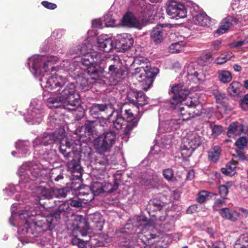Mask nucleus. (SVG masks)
Masks as SVG:
<instances>
[{
  "instance_id": "nucleus-59",
  "label": "nucleus",
  "mask_w": 248,
  "mask_h": 248,
  "mask_svg": "<svg viewBox=\"0 0 248 248\" xmlns=\"http://www.w3.org/2000/svg\"><path fill=\"white\" fill-rule=\"evenodd\" d=\"M71 243L73 245H77L79 247H84V242L77 237L73 238L71 240Z\"/></svg>"
},
{
  "instance_id": "nucleus-57",
  "label": "nucleus",
  "mask_w": 248,
  "mask_h": 248,
  "mask_svg": "<svg viewBox=\"0 0 248 248\" xmlns=\"http://www.w3.org/2000/svg\"><path fill=\"white\" fill-rule=\"evenodd\" d=\"M69 203V205L74 207H81L82 206V203L78 200H73L70 198L68 201H67Z\"/></svg>"
},
{
  "instance_id": "nucleus-25",
  "label": "nucleus",
  "mask_w": 248,
  "mask_h": 248,
  "mask_svg": "<svg viewBox=\"0 0 248 248\" xmlns=\"http://www.w3.org/2000/svg\"><path fill=\"white\" fill-rule=\"evenodd\" d=\"M97 46L103 51L109 52L115 48L112 38L106 34L99 36L97 38Z\"/></svg>"
},
{
  "instance_id": "nucleus-40",
  "label": "nucleus",
  "mask_w": 248,
  "mask_h": 248,
  "mask_svg": "<svg viewBox=\"0 0 248 248\" xmlns=\"http://www.w3.org/2000/svg\"><path fill=\"white\" fill-rule=\"evenodd\" d=\"M36 241L43 248H53L50 235L38 238Z\"/></svg>"
},
{
  "instance_id": "nucleus-55",
  "label": "nucleus",
  "mask_w": 248,
  "mask_h": 248,
  "mask_svg": "<svg viewBox=\"0 0 248 248\" xmlns=\"http://www.w3.org/2000/svg\"><path fill=\"white\" fill-rule=\"evenodd\" d=\"M219 192L220 196L225 198L228 194V189L227 187L224 185H221L218 187Z\"/></svg>"
},
{
  "instance_id": "nucleus-12",
  "label": "nucleus",
  "mask_w": 248,
  "mask_h": 248,
  "mask_svg": "<svg viewBox=\"0 0 248 248\" xmlns=\"http://www.w3.org/2000/svg\"><path fill=\"white\" fill-rule=\"evenodd\" d=\"M43 113L42 101L37 99H32L26 113L24 115L25 121L31 124H39L43 120Z\"/></svg>"
},
{
  "instance_id": "nucleus-14",
  "label": "nucleus",
  "mask_w": 248,
  "mask_h": 248,
  "mask_svg": "<svg viewBox=\"0 0 248 248\" xmlns=\"http://www.w3.org/2000/svg\"><path fill=\"white\" fill-rule=\"evenodd\" d=\"M235 14L236 17L228 16L223 19L220 23V26L215 32V34L217 36H219L228 31L229 28L238 22L243 23V22L248 20V15H245L242 12H237L236 10Z\"/></svg>"
},
{
  "instance_id": "nucleus-11",
  "label": "nucleus",
  "mask_w": 248,
  "mask_h": 248,
  "mask_svg": "<svg viewBox=\"0 0 248 248\" xmlns=\"http://www.w3.org/2000/svg\"><path fill=\"white\" fill-rule=\"evenodd\" d=\"M135 71L137 78L142 86V89L147 90L152 86L159 70L155 67L146 66L145 67H137Z\"/></svg>"
},
{
  "instance_id": "nucleus-45",
  "label": "nucleus",
  "mask_w": 248,
  "mask_h": 248,
  "mask_svg": "<svg viewBox=\"0 0 248 248\" xmlns=\"http://www.w3.org/2000/svg\"><path fill=\"white\" fill-rule=\"evenodd\" d=\"M210 128L212 130V136L214 138L220 135L224 131L223 127L219 125H211Z\"/></svg>"
},
{
  "instance_id": "nucleus-28",
  "label": "nucleus",
  "mask_w": 248,
  "mask_h": 248,
  "mask_svg": "<svg viewBox=\"0 0 248 248\" xmlns=\"http://www.w3.org/2000/svg\"><path fill=\"white\" fill-rule=\"evenodd\" d=\"M15 147L18 150L19 154L27 155L31 152V144L28 140H18L15 143Z\"/></svg>"
},
{
  "instance_id": "nucleus-60",
  "label": "nucleus",
  "mask_w": 248,
  "mask_h": 248,
  "mask_svg": "<svg viewBox=\"0 0 248 248\" xmlns=\"http://www.w3.org/2000/svg\"><path fill=\"white\" fill-rule=\"evenodd\" d=\"M50 40L51 39H48L43 42L40 47V50L42 52H46L49 50V44Z\"/></svg>"
},
{
  "instance_id": "nucleus-39",
  "label": "nucleus",
  "mask_w": 248,
  "mask_h": 248,
  "mask_svg": "<svg viewBox=\"0 0 248 248\" xmlns=\"http://www.w3.org/2000/svg\"><path fill=\"white\" fill-rule=\"evenodd\" d=\"M241 85L237 81H233L228 88V92L232 96L239 95L240 92Z\"/></svg>"
},
{
  "instance_id": "nucleus-3",
  "label": "nucleus",
  "mask_w": 248,
  "mask_h": 248,
  "mask_svg": "<svg viewBox=\"0 0 248 248\" xmlns=\"http://www.w3.org/2000/svg\"><path fill=\"white\" fill-rule=\"evenodd\" d=\"M169 93L170 108L178 113L179 118H174L159 123L158 132L164 133L171 129H177L183 121L199 116L202 112V104L197 98L192 99L187 97L189 91L183 84L179 83L173 86Z\"/></svg>"
},
{
  "instance_id": "nucleus-35",
  "label": "nucleus",
  "mask_w": 248,
  "mask_h": 248,
  "mask_svg": "<svg viewBox=\"0 0 248 248\" xmlns=\"http://www.w3.org/2000/svg\"><path fill=\"white\" fill-rule=\"evenodd\" d=\"M186 76L188 80H192L195 83L200 80L199 78V74L197 71H194L193 64L188 65Z\"/></svg>"
},
{
  "instance_id": "nucleus-38",
  "label": "nucleus",
  "mask_w": 248,
  "mask_h": 248,
  "mask_svg": "<svg viewBox=\"0 0 248 248\" xmlns=\"http://www.w3.org/2000/svg\"><path fill=\"white\" fill-rule=\"evenodd\" d=\"M219 80L223 83L230 82L232 79L231 73L227 70H219L218 72Z\"/></svg>"
},
{
  "instance_id": "nucleus-49",
  "label": "nucleus",
  "mask_w": 248,
  "mask_h": 248,
  "mask_svg": "<svg viewBox=\"0 0 248 248\" xmlns=\"http://www.w3.org/2000/svg\"><path fill=\"white\" fill-rule=\"evenodd\" d=\"M104 20L106 27H113L115 25V20L110 14L105 15Z\"/></svg>"
},
{
  "instance_id": "nucleus-30",
  "label": "nucleus",
  "mask_w": 248,
  "mask_h": 248,
  "mask_svg": "<svg viewBox=\"0 0 248 248\" xmlns=\"http://www.w3.org/2000/svg\"><path fill=\"white\" fill-rule=\"evenodd\" d=\"M96 125L97 123L95 121H87L84 127H81L76 130L77 134H78L80 137L84 136V134L81 132V130H84L85 133L87 134L88 136H90L93 134Z\"/></svg>"
},
{
  "instance_id": "nucleus-46",
  "label": "nucleus",
  "mask_w": 248,
  "mask_h": 248,
  "mask_svg": "<svg viewBox=\"0 0 248 248\" xmlns=\"http://www.w3.org/2000/svg\"><path fill=\"white\" fill-rule=\"evenodd\" d=\"M206 246L207 248H226L224 243L220 241L207 242Z\"/></svg>"
},
{
  "instance_id": "nucleus-2",
  "label": "nucleus",
  "mask_w": 248,
  "mask_h": 248,
  "mask_svg": "<svg viewBox=\"0 0 248 248\" xmlns=\"http://www.w3.org/2000/svg\"><path fill=\"white\" fill-rule=\"evenodd\" d=\"M19 205L14 203L11 206V216L9 222L11 225L18 227V239L22 244L32 243L34 238L46 230H51L55 226L56 219L53 216L43 215L37 207L26 205L17 214Z\"/></svg>"
},
{
  "instance_id": "nucleus-19",
  "label": "nucleus",
  "mask_w": 248,
  "mask_h": 248,
  "mask_svg": "<svg viewBox=\"0 0 248 248\" xmlns=\"http://www.w3.org/2000/svg\"><path fill=\"white\" fill-rule=\"evenodd\" d=\"M142 221L146 223L147 222V218L145 217H138L136 219H130L128 220L127 223L124 226V227L121 229V232L125 233H135L137 232L140 234L139 237H141V234H140V232H138V229L141 230L140 227L142 226Z\"/></svg>"
},
{
  "instance_id": "nucleus-50",
  "label": "nucleus",
  "mask_w": 248,
  "mask_h": 248,
  "mask_svg": "<svg viewBox=\"0 0 248 248\" xmlns=\"http://www.w3.org/2000/svg\"><path fill=\"white\" fill-rule=\"evenodd\" d=\"M71 210L69 206V203L67 201H65L62 204L60 205L57 209V211L59 213L68 212Z\"/></svg>"
},
{
  "instance_id": "nucleus-18",
  "label": "nucleus",
  "mask_w": 248,
  "mask_h": 248,
  "mask_svg": "<svg viewBox=\"0 0 248 248\" xmlns=\"http://www.w3.org/2000/svg\"><path fill=\"white\" fill-rule=\"evenodd\" d=\"M127 97L129 102L136 107L138 112L140 111V108L148 103L147 97L141 91L131 90L128 92Z\"/></svg>"
},
{
  "instance_id": "nucleus-36",
  "label": "nucleus",
  "mask_w": 248,
  "mask_h": 248,
  "mask_svg": "<svg viewBox=\"0 0 248 248\" xmlns=\"http://www.w3.org/2000/svg\"><path fill=\"white\" fill-rule=\"evenodd\" d=\"M71 191V188L68 187H64L61 188H54L53 198L55 197L59 199L65 198Z\"/></svg>"
},
{
  "instance_id": "nucleus-16",
  "label": "nucleus",
  "mask_w": 248,
  "mask_h": 248,
  "mask_svg": "<svg viewBox=\"0 0 248 248\" xmlns=\"http://www.w3.org/2000/svg\"><path fill=\"white\" fill-rule=\"evenodd\" d=\"M192 2H189L187 8L185 6L174 0H169L166 3V12L170 18L176 19L183 18L186 16L187 11Z\"/></svg>"
},
{
  "instance_id": "nucleus-15",
  "label": "nucleus",
  "mask_w": 248,
  "mask_h": 248,
  "mask_svg": "<svg viewBox=\"0 0 248 248\" xmlns=\"http://www.w3.org/2000/svg\"><path fill=\"white\" fill-rule=\"evenodd\" d=\"M115 139V132L109 130L96 138L94 140V145L100 153H103L110 149L114 144Z\"/></svg>"
},
{
  "instance_id": "nucleus-21",
  "label": "nucleus",
  "mask_w": 248,
  "mask_h": 248,
  "mask_svg": "<svg viewBox=\"0 0 248 248\" xmlns=\"http://www.w3.org/2000/svg\"><path fill=\"white\" fill-rule=\"evenodd\" d=\"M172 137L171 135H157L155 140V144L151 148V153L153 154H158L160 148H166L172 142Z\"/></svg>"
},
{
  "instance_id": "nucleus-1",
  "label": "nucleus",
  "mask_w": 248,
  "mask_h": 248,
  "mask_svg": "<svg viewBox=\"0 0 248 248\" xmlns=\"http://www.w3.org/2000/svg\"><path fill=\"white\" fill-rule=\"evenodd\" d=\"M60 60L58 55H33L26 63L32 75L40 81L43 89V99L50 108H59L69 111H78L80 117L84 114L80 104V95L76 92L89 90L93 82L82 74V71L75 62Z\"/></svg>"
},
{
  "instance_id": "nucleus-63",
  "label": "nucleus",
  "mask_w": 248,
  "mask_h": 248,
  "mask_svg": "<svg viewBox=\"0 0 248 248\" xmlns=\"http://www.w3.org/2000/svg\"><path fill=\"white\" fill-rule=\"evenodd\" d=\"M107 118H103V117L100 119V125L101 127H104L106 126L107 125L108 123V122L109 120H110V118L109 117V119H108V115L106 116Z\"/></svg>"
},
{
  "instance_id": "nucleus-48",
  "label": "nucleus",
  "mask_w": 248,
  "mask_h": 248,
  "mask_svg": "<svg viewBox=\"0 0 248 248\" xmlns=\"http://www.w3.org/2000/svg\"><path fill=\"white\" fill-rule=\"evenodd\" d=\"M210 194H212V193L207 191H202L200 192L198 195L197 199V202L200 203L204 202L209 196Z\"/></svg>"
},
{
  "instance_id": "nucleus-51",
  "label": "nucleus",
  "mask_w": 248,
  "mask_h": 248,
  "mask_svg": "<svg viewBox=\"0 0 248 248\" xmlns=\"http://www.w3.org/2000/svg\"><path fill=\"white\" fill-rule=\"evenodd\" d=\"M163 175L164 178L168 181L172 180L174 174L172 169L168 168L163 170Z\"/></svg>"
},
{
  "instance_id": "nucleus-62",
  "label": "nucleus",
  "mask_w": 248,
  "mask_h": 248,
  "mask_svg": "<svg viewBox=\"0 0 248 248\" xmlns=\"http://www.w3.org/2000/svg\"><path fill=\"white\" fill-rule=\"evenodd\" d=\"M63 31L62 29L56 30L52 32V36L56 38H59L62 36Z\"/></svg>"
},
{
  "instance_id": "nucleus-24",
  "label": "nucleus",
  "mask_w": 248,
  "mask_h": 248,
  "mask_svg": "<svg viewBox=\"0 0 248 248\" xmlns=\"http://www.w3.org/2000/svg\"><path fill=\"white\" fill-rule=\"evenodd\" d=\"M167 27L170 28V25L167 24H159L153 29L151 37L155 44H159L162 41L164 35L167 32L165 28Z\"/></svg>"
},
{
  "instance_id": "nucleus-54",
  "label": "nucleus",
  "mask_w": 248,
  "mask_h": 248,
  "mask_svg": "<svg viewBox=\"0 0 248 248\" xmlns=\"http://www.w3.org/2000/svg\"><path fill=\"white\" fill-rule=\"evenodd\" d=\"M226 166L228 168V169L232 172V173L234 175L236 173V162L235 161H230L228 162Z\"/></svg>"
},
{
  "instance_id": "nucleus-42",
  "label": "nucleus",
  "mask_w": 248,
  "mask_h": 248,
  "mask_svg": "<svg viewBox=\"0 0 248 248\" xmlns=\"http://www.w3.org/2000/svg\"><path fill=\"white\" fill-rule=\"evenodd\" d=\"M91 189L94 195H98L104 192L102 184L99 182H93Z\"/></svg>"
},
{
  "instance_id": "nucleus-8",
  "label": "nucleus",
  "mask_w": 248,
  "mask_h": 248,
  "mask_svg": "<svg viewBox=\"0 0 248 248\" xmlns=\"http://www.w3.org/2000/svg\"><path fill=\"white\" fill-rule=\"evenodd\" d=\"M82 56H84V57L81 59L80 62H73V61H68L67 59L64 60L68 62H69V64L77 62L79 67L80 64L85 66L86 67V72L91 77L90 78L92 80H96L100 77V79H102L104 68L100 66L101 62L102 61L100 53L92 52L88 53V52L86 54Z\"/></svg>"
},
{
  "instance_id": "nucleus-58",
  "label": "nucleus",
  "mask_w": 248,
  "mask_h": 248,
  "mask_svg": "<svg viewBox=\"0 0 248 248\" xmlns=\"http://www.w3.org/2000/svg\"><path fill=\"white\" fill-rule=\"evenodd\" d=\"M221 42L219 40H215L212 43L211 49L212 50L217 51L221 47Z\"/></svg>"
},
{
  "instance_id": "nucleus-26",
  "label": "nucleus",
  "mask_w": 248,
  "mask_h": 248,
  "mask_svg": "<svg viewBox=\"0 0 248 248\" xmlns=\"http://www.w3.org/2000/svg\"><path fill=\"white\" fill-rule=\"evenodd\" d=\"M88 51V47L85 44L74 45L69 49L66 53V56L69 58L80 57L86 54Z\"/></svg>"
},
{
  "instance_id": "nucleus-7",
  "label": "nucleus",
  "mask_w": 248,
  "mask_h": 248,
  "mask_svg": "<svg viewBox=\"0 0 248 248\" xmlns=\"http://www.w3.org/2000/svg\"><path fill=\"white\" fill-rule=\"evenodd\" d=\"M41 184H35L30 183V187H21L19 186V183L18 185H15L13 184H9L3 189L4 194L8 197H12L15 194V199L16 201H21L23 202H26L30 198V192L29 190H33L36 193L38 199L40 200H50L53 198V190L48 186L38 185Z\"/></svg>"
},
{
  "instance_id": "nucleus-22",
  "label": "nucleus",
  "mask_w": 248,
  "mask_h": 248,
  "mask_svg": "<svg viewBox=\"0 0 248 248\" xmlns=\"http://www.w3.org/2000/svg\"><path fill=\"white\" fill-rule=\"evenodd\" d=\"M47 125L49 129H55V131H60V129H64V121L62 114L51 112L48 118Z\"/></svg>"
},
{
  "instance_id": "nucleus-13",
  "label": "nucleus",
  "mask_w": 248,
  "mask_h": 248,
  "mask_svg": "<svg viewBox=\"0 0 248 248\" xmlns=\"http://www.w3.org/2000/svg\"><path fill=\"white\" fill-rule=\"evenodd\" d=\"M204 139L195 131H189L183 140L181 146L182 155L189 156L193 151L200 146Z\"/></svg>"
},
{
  "instance_id": "nucleus-20",
  "label": "nucleus",
  "mask_w": 248,
  "mask_h": 248,
  "mask_svg": "<svg viewBox=\"0 0 248 248\" xmlns=\"http://www.w3.org/2000/svg\"><path fill=\"white\" fill-rule=\"evenodd\" d=\"M134 40L131 34L122 33L118 34L115 40V48L124 51L129 49L133 44Z\"/></svg>"
},
{
  "instance_id": "nucleus-29",
  "label": "nucleus",
  "mask_w": 248,
  "mask_h": 248,
  "mask_svg": "<svg viewBox=\"0 0 248 248\" xmlns=\"http://www.w3.org/2000/svg\"><path fill=\"white\" fill-rule=\"evenodd\" d=\"M220 215L224 218L235 221L239 217L240 214L236 210H231L228 208H222L219 211Z\"/></svg>"
},
{
  "instance_id": "nucleus-34",
  "label": "nucleus",
  "mask_w": 248,
  "mask_h": 248,
  "mask_svg": "<svg viewBox=\"0 0 248 248\" xmlns=\"http://www.w3.org/2000/svg\"><path fill=\"white\" fill-rule=\"evenodd\" d=\"M221 153L220 146L216 145L213 146L208 151V156L209 160L213 162H217L219 158Z\"/></svg>"
},
{
  "instance_id": "nucleus-61",
  "label": "nucleus",
  "mask_w": 248,
  "mask_h": 248,
  "mask_svg": "<svg viewBox=\"0 0 248 248\" xmlns=\"http://www.w3.org/2000/svg\"><path fill=\"white\" fill-rule=\"evenodd\" d=\"M92 26L95 28H101L102 23L100 19H95L92 21Z\"/></svg>"
},
{
  "instance_id": "nucleus-64",
  "label": "nucleus",
  "mask_w": 248,
  "mask_h": 248,
  "mask_svg": "<svg viewBox=\"0 0 248 248\" xmlns=\"http://www.w3.org/2000/svg\"><path fill=\"white\" fill-rule=\"evenodd\" d=\"M63 178V170L61 168L60 171H59V174L56 176L54 181L59 182V181L62 180Z\"/></svg>"
},
{
  "instance_id": "nucleus-37",
  "label": "nucleus",
  "mask_w": 248,
  "mask_h": 248,
  "mask_svg": "<svg viewBox=\"0 0 248 248\" xmlns=\"http://www.w3.org/2000/svg\"><path fill=\"white\" fill-rule=\"evenodd\" d=\"M234 248H248V234L241 235L235 242Z\"/></svg>"
},
{
  "instance_id": "nucleus-31",
  "label": "nucleus",
  "mask_w": 248,
  "mask_h": 248,
  "mask_svg": "<svg viewBox=\"0 0 248 248\" xmlns=\"http://www.w3.org/2000/svg\"><path fill=\"white\" fill-rule=\"evenodd\" d=\"M244 130V126L238 122H234L230 124L227 131L229 137H234L240 135Z\"/></svg>"
},
{
  "instance_id": "nucleus-53",
  "label": "nucleus",
  "mask_w": 248,
  "mask_h": 248,
  "mask_svg": "<svg viewBox=\"0 0 248 248\" xmlns=\"http://www.w3.org/2000/svg\"><path fill=\"white\" fill-rule=\"evenodd\" d=\"M163 203L160 200L157 199H153L149 202V206H153L155 208V210H159L163 206Z\"/></svg>"
},
{
  "instance_id": "nucleus-44",
  "label": "nucleus",
  "mask_w": 248,
  "mask_h": 248,
  "mask_svg": "<svg viewBox=\"0 0 248 248\" xmlns=\"http://www.w3.org/2000/svg\"><path fill=\"white\" fill-rule=\"evenodd\" d=\"M233 55L231 52H227L224 54H222L220 57L216 60L217 63L218 64H222L228 60H230Z\"/></svg>"
},
{
  "instance_id": "nucleus-17",
  "label": "nucleus",
  "mask_w": 248,
  "mask_h": 248,
  "mask_svg": "<svg viewBox=\"0 0 248 248\" xmlns=\"http://www.w3.org/2000/svg\"><path fill=\"white\" fill-rule=\"evenodd\" d=\"M189 6V12L192 16V22L202 26L211 25V19L204 12L200 11L199 7L194 3H191Z\"/></svg>"
},
{
  "instance_id": "nucleus-43",
  "label": "nucleus",
  "mask_w": 248,
  "mask_h": 248,
  "mask_svg": "<svg viewBox=\"0 0 248 248\" xmlns=\"http://www.w3.org/2000/svg\"><path fill=\"white\" fill-rule=\"evenodd\" d=\"M101 216L100 214L95 213L93 215L92 217L91 218L92 223L93 224H97L96 226H94V229L98 231H101L103 229V227L101 221ZM93 227H94L93 225Z\"/></svg>"
},
{
  "instance_id": "nucleus-27",
  "label": "nucleus",
  "mask_w": 248,
  "mask_h": 248,
  "mask_svg": "<svg viewBox=\"0 0 248 248\" xmlns=\"http://www.w3.org/2000/svg\"><path fill=\"white\" fill-rule=\"evenodd\" d=\"M122 23L124 26L130 28H136L141 29V24L137 18L134 16L133 13L127 12L122 19Z\"/></svg>"
},
{
  "instance_id": "nucleus-47",
  "label": "nucleus",
  "mask_w": 248,
  "mask_h": 248,
  "mask_svg": "<svg viewBox=\"0 0 248 248\" xmlns=\"http://www.w3.org/2000/svg\"><path fill=\"white\" fill-rule=\"evenodd\" d=\"M214 94L217 103L223 105L227 99L225 94L218 91Z\"/></svg>"
},
{
  "instance_id": "nucleus-33",
  "label": "nucleus",
  "mask_w": 248,
  "mask_h": 248,
  "mask_svg": "<svg viewBox=\"0 0 248 248\" xmlns=\"http://www.w3.org/2000/svg\"><path fill=\"white\" fill-rule=\"evenodd\" d=\"M77 218L80 221L77 228L82 236H86L91 231L90 227L82 216L78 217Z\"/></svg>"
},
{
  "instance_id": "nucleus-56",
  "label": "nucleus",
  "mask_w": 248,
  "mask_h": 248,
  "mask_svg": "<svg viewBox=\"0 0 248 248\" xmlns=\"http://www.w3.org/2000/svg\"><path fill=\"white\" fill-rule=\"evenodd\" d=\"M41 4L44 7L48 9L54 10L57 8V5L56 4L49 2L47 1H43Z\"/></svg>"
},
{
  "instance_id": "nucleus-32",
  "label": "nucleus",
  "mask_w": 248,
  "mask_h": 248,
  "mask_svg": "<svg viewBox=\"0 0 248 248\" xmlns=\"http://www.w3.org/2000/svg\"><path fill=\"white\" fill-rule=\"evenodd\" d=\"M231 6L233 10L242 12L246 14V10L248 9V0H232Z\"/></svg>"
},
{
  "instance_id": "nucleus-4",
  "label": "nucleus",
  "mask_w": 248,
  "mask_h": 248,
  "mask_svg": "<svg viewBox=\"0 0 248 248\" xmlns=\"http://www.w3.org/2000/svg\"><path fill=\"white\" fill-rule=\"evenodd\" d=\"M90 114L94 118L99 115L105 116L108 114V119L114 116L111 120L110 126L117 130H121L123 134L128 135L132 129L136 127L139 122V119L135 117L130 109L114 111L110 104H94L90 108Z\"/></svg>"
},
{
  "instance_id": "nucleus-10",
  "label": "nucleus",
  "mask_w": 248,
  "mask_h": 248,
  "mask_svg": "<svg viewBox=\"0 0 248 248\" xmlns=\"http://www.w3.org/2000/svg\"><path fill=\"white\" fill-rule=\"evenodd\" d=\"M105 62L108 65V71L104 77L106 80L103 81L109 85H115L123 79L126 72V68L123 64L120 58L118 56L106 58Z\"/></svg>"
},
{
  "instance_id": "nucleus-52",
  "label": "nucleus",
  "mask_w": 248,
  "mask_h": 248,
  "mask_svg": "<svg viewBox=\"0 0 248 248\" xmlns=\"http://www.w3.org/2000/svg\"><path fill=\"white\" fill-rule=\"evenodd\" d=\"M247 139L244 137L239 138L235 143L236 146L240 149L244 148L247 145Z\"/></svg>"
},
{
  "instance_id": "nucleus-9",
  "label": "nucleus",
  "mask_w": 248,
  "mask_h": 248,
  "mask_svg": "<svg viewBox=\"0 0 248 248\" xmlns=\"http://www.w3.org/2000/svg\"><path fill=\"white\" fill-rule=\"evenodd\" d=\"M74 146V141L71 144L67 142V145H62L61 146L60 153L68 160L67 166L72 174V179L81 180L82 169L80 165V159L78 154L73 150Z\"/></svg>"
},
{
  "instance_id": "nucleus-41",
  "label": "nucleus",
  "mask_w": 248,
  "mask_h": 248,
  "mask_svg": "<svg viewBox=\"0 0 248 248\" xmlns=\"http://www.w3.org/2000/svg\"><path fill=\"white\" fill-rule=\"evenodd\" d=\"M185 46V43L181 41L177 42L176 43H172L169 47V51L170 52L179 53L184 49V47Z\"/></svg>"
},
{
  "instance_id": "nucleus-6",
  "label": "nucleus",
  "mask_w": 248,
  "mask_h": 248,
  "mask_svg": "<svg viewBox=\"0 0 248 248\" xmlns=\"http://www.w3.org/2000/svg\"><path fill=\"white\" fill-rule=\"evenodd\" d=\"M73 140H69L65 137V129H60V131H54L51 133L45 132L37 137L32 141L34 154L37 155L42 163L47 162L48 164L55 162L57 159L55 151L48 149L47 146L51 145L54 143H59V150L62 145H67V142L72 144Z\"/></svg>"
},
{
  "instance_id": "nucleus-23",
  "label": "nucleus",
  "mask_w": 248,
  "mask_h": 248,
  "mask_svg": "<svg viewBox=\"0 0 248 248\" xmlns=\"http://www.w3.org/2000/svg\"><path fill=\"white\" fill-rule=\"evenodd\" d=\"M136 5L135 9L143 15V16H149L156 13V7L155 5L147 4L145 0H136L134 1Z\"/></svg>"
},
{
  "instance_id": "nucleus-5",
  "label": "nucleus",
  "mask_w": 248,
  "mask_h": 248,
  "mask_svg": "<svg viewBox=\"0 0 248 248\" xmlns=\"http://www.w3.org/2000/svg\"><path fill=\"white\" fill-rule=\"evenodd\" d=\"M46 164L35 161L26 162L18 168L17 174L19 178V186L30 187V183L44 184L47 180L53 182L59 174L61 168L48 170Z\"/></svg>"
}]
</instances>
